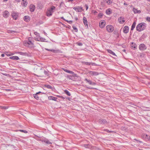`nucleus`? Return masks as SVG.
Listing matches in <instances>:
<instances>
[{
  "label": "nucleus",
  "instance_id": "f257e3e1",
  "mask_svg": "<svg viewBox=\"0 0 150 150\" xmlns=\"http://www.w3.org/2000/svg\"><path fill=\"white\" fill-rule=\"evenodd\" d=\"M146 24L144 22H141L138 24L136 26V30L139 32L142 31L144 30L146 27Z\"/></svg>",
  "mask_w": 150,
  "mask_h": 150
},
{
  "label": "nucleus",
  "instance_id": "f03ea898",
  "mask_svg": "<svg viewBox=\"0 0 150 150\" xmlns=\"http://www.w3.org/2000/svg\"><path fill=\"white\" fill-rule=\"evenodd\" d=\"M55 9V7L54 6H52L51 7L47 9V11L46 14V15L48 17H50L52 16V13L54 12L53 11Z\"/></svg>",
  "mask_w": 150,
  "mask_h": 150
},
{
  "label": "nucleus",
  "instance_id": "7ed1b4c3",
  "mask_svg": "<svg viewBox=\"0 0 150 150\" xmlns=\"http://www.w3.org/2000/svg\"><path fill=\"white\" fill-rule=\"evenodd\" d=\"M73 8L76 12H81L83 10V7L81 6H75L73 7Z\"/></svg>",
  "mask_w": 150,
  "mask_h": 150
},
{
  "label": "nucleus",
  "instance_id": "20e7f679",
  "mask_svg": "<svg viewBox=\"0 0 150 150\" xmlns=\"http://www.w3.org/2000/svg\"><path fill=\"white\" fill-rule=\"evenodd\" d=\"M106 28L107 31L109 32H112L114 30V27L111 25H108L106 27Z\"/></svg>",
  "mask_w": 150,
  "mask_h": 150
},
{
  "label": "nucleus",
  "instance_id": "39448f33",
  "mask_svg": "<svg viewBox=\"0 0 150 150\" xmlns=\"http://www.w3.org/2000/svg\"><path fill=\"white\" fill-rule=\"evenodd\" d=\"M19 13L15 11H13L11 13V16L14 19L16 20L18 17Z\"/></svg>",
  "mask_w": 150,
  "mask_h": 150
},
{
  "label": "nucleus",
  "instance_id": "423d86ee",
  "mask_svg": "<svg viewBox=\"0 0 150 150\" xmlns=\"http://www.w3.org/2000/svg\"><path fill=\"white\" fill-rule=\"evenodd\" d=\"M41 141L42 142H44L47 145H49L52 144V140H49L48 139L46 138H44L41 140Z\"/></svg>",
  "mask_w": 150,
  "mask_h": 150
},
{
  "label": "nucleus",
  "instance_id": "0eeeda50",
  "mask_svg": "<svg viewBox=\"0 0 150 150\" xmlns=\"http://www.w3.org/2000/svg\"><path fill=\"white\" fill-rule=\"evenodd\" d=\"M146 46L143 43L140 44L139 46V50L141 51L145 50L146 49Z\"/></svg>",
  "mask_w": 150,
  "mask_h": 150
},
{
  "label": "nucleus",
  "instance_id": "6e6552de",
  "mask_svg": "<svg viewBox=\"0 0 150 150\" xmlns=\"http://www.w3.org/2000/svg\"><path fill=\"white\" fill-rule=\"evenodd\" d=\"M45 49L48 51H51L54 53H57L60 52V50L58 49H49L47 48H45Z\"/></svg>",
  "mask_w": 150,
  "mask_h": 150
},
{
  "label": "nucleus",
  "instance_id": "1a4fd4ad",
  "mask_svg": "<svg viewBox=\"0 0 150 150\" xmlns=\"http://www.w3.org/2000/svg\"><path fill=\"white\" fill-rule=\"evenodd\" d=\"M98 122L100 124L102 125H105L107 124V122L106 119H104L101 118L98 120Z\"/></svg>",
  "mask_w": 150,
  "mask_h": 150
},
{
  "label": "nucleus",
  "instance_id": "9d476101",
  "mask_svg": "<svg viewBox=\"0 0 150 150\" xmlns=\"http://www.w3.org/2000/svg\"><path fill=\"white\" fill-rule=\"evenodd\" d=\"M88 73L90 75L92 76H96L99 74V73L98 72L93 71H90L88 72Z\"/></svg>",
  "mask_w": 150,
  "mask_h": 150
},
{
  "label": "nucleus",
  "instance_id": "9b49d317",
  "mask_svg": "<svg viewBox=\"0 0 150 150\" xmlns=\"http://www.w3.org/2000/svg\"><path fill=\"white\" fill-rule=\"evenodd\" d=\"M84 80L86 81V82L90 85H95L96 84V83L93 82L91 80H89L87 79H85Z\"/></svg>",
  "mask_w": 150,
  "mask_h": 150
},
{
  "label": "nucleus",
  "instance_id": "f8f14e48",
  "mask_svg": "<svg viewBox=\"0 0 150 150\" xmlns=\"http://www.w3.org/2000/svg\"><path fill=\"white\" fill-rule=\"evenodd\" d=\"M83 19L85 26L86 28H88V21L86 18L85 17H84L83 18Z\"/></svg>",
  "mask_w": 150,
  "mask_h": 150
},
{
  "label": "nucleus",
  "instance_id": "ddd939ff",
  "mask_svg": "<svg viewBox=\"0 0 150 150\" xmlns=\"http://www.w3.org/2000/svg\"><path fill=\"white\" fill-rule=\"evenodd\" d=\"M123 32L125 33H127L129 32V27L127 26H125L123 29Z\"/></svg>",
  "mask_w": 150,
  "mask_h": 150
},
{
  "label": "nucleus",
  "instance_id": "4468645a",
  "mask_svg": "<svg viewBox=\"0 0 150 150\" xmlns=\"http://www.w3.org/2000/svg\"><path fill=\"white\" fill-rule=\"evenodd\" d=\"M105 21H101L99 23V26L100 28H102L105 27Z\"/></svg>",
  "mask_w": 150,
  "mask_h": 150
},
{
  "label": "nucleus",
  "instance_id": "2eb2a0df",
  "mask_svg": "<svg viewBox=\"0 0 150 150\" xmlns=\"http://www.w3.org/2000/svg\"><path fill=\"white\" fill-rule=\"evenodd\" d=\"M35 8V6L33 4H31L29 6L30 11L31 12L34 11Z\"/></svg>",
  "mask_w": 150,
  "mask_h": 150
},
{
  "label": "nucleus",
  "instance_id": "dca6fc26",
  "mask_svg": "<svg viewBox=\"0 0 150 150\" xmlns=\"http://www.w3.org/2000/svg\"><path fill=\"white\" fill-rule=\"evenodd\" d=\"M9 15V12L7 11H5L3 13V17L5 18H7L8 17Z\"/></svg>",
  "mask_w": 150,
  "mask_h": 150
},
{
  "label": "nucleus",
  "instance_id": "f3484780",
  "mask_svg": "<svg viewBox=\"0 0 150 150\" xmlns=\"http://www.w3.org/2000/svg\"><path fill=\"white\" fill-rule=\"evenodd\" d=\"M118 21L121 24L124 23L125 22V21L124 20V18L122 17H120L119 18Z\"/></svg>",
  "mask_w": 150,
  "mask_h": 150
},
{
  "label": "nucleus",
  "instance_id": "a211bd4d",
  "mask_svg": "<svg viewBox=\"0 0 150 150\" xmlns=\"http://www.w3.org/2000/svg\"><path fill=\"white\" fill-rule=\"evenodd\" d=\"M48 99L49 100H52L57 101V97H53L52 96H50L48 97Z\"/></svg>",
  "mask_w": 150,
  "mask_h": 150
},
{
  "label": "nucleus",
  "instance_id": "6ab92c4d",
  "mask_svg": "<svg viewBox=\"0 0 150 150\" xmlns=\"http://www.w3.org/2000/svg\"><path fill=\"white\" fill-rule=\"evenodd\" d=\"M132 11L134 13H140L141 12V11L140 10H137V9L135 8H134L132 9Z\"/></svg>",
  "mask_w": 150,
  "mask_h": 150
},
{
  "label": "nucleus",
  "instance_id": "aec40b11",
  "mask_svg": "<svg viewBox=\"0 0 150 150\" xmlns=\"http://www.w3.org/2000/svg\"><path fill=\"white\" fill-rule=\"evenodd\" d=\"M24 20L26 22H28L30 20V17L28 16H25L24 17Z\"/></svg>",
  "mask_w": 150,
  "mask_h": 150
},
{
  "label": "nucleus",
  "instance_id": "412c9836",
  "mask_svg": "<svg viewBox=\"0 0 150 150\" xmlns=\"http://www.w3.org/2000/svg\"><path fill=\"white\" fill-rule=\"evenodd\" d=\"M32 42L31 41L28 40V41L25 42H24V45L25 46L28 47V46L30 45V44H31Z\"/></svg>",
  "mask_w": 150,
  "mask_h": 150
},
{
  "label": "nucleus",
  "instance_id": "4be33fe9",
  "mask_svg": "<svg viewBox=\"0 0 150 150\" xmlns=\"http://www.w3.org/2000/svg\"><path fill=\"white\" fill-rule=\"evenodd\" d=\"M18 54L22 55L25 56H28V54L26 52H18Z\"/></svg>",
  "mask_w": 150,
  "mask_h": 150
},
{
  "label": "nucleus",
  "instance_id": "5701e85b",
  "mask_svg": "<svg viewBox=\"0 0 150 150\" xmlns=\"http://www.w3.org/2000/svg\"><path fill=\"white\" fill-rule=\"evenodd\" d=\"M106 13V14L108 15H109L111 14L112 11L110 8H108L105 11Z\"/></svg>",
  "mask_w": 150,
  "mask_h": 150
},
{
  "label": "nucleus",
  "instance_id": "b1692460",
  "mask_svg": "<svg viewBox=\"0 0 150 150\" xmlns=\"http://www.w3.org/2000/svg\"><path fill=\"white\" fill-rule=\"evenodd\" d=\"M107 51L108 53L110 54H112V55H113L115 56H116V57L117 56L115 54V52H113L111 50H108Z\"/></svg>",
  "mask_w": 150,
  "mask_h": 150
},
{
  "label": "nucleus",
  "instance_id": "393cba45",
  "mask_svg": "<svg viewBox=\"0 0 150 150\" xmlns=\"http://www.w3.org/2000/svg\"><path fill=\"white\" fill-rule=\"evenodd\" d=\"M136 22L135 21L134 22L132 25L131 28V30H130V31H131L130 32H131V31L133 30L135 28V27L136 26Z\"/></svg>",
  "mask_w": 150,
  "mask_h": 150
},
{
  "label": "nucleus",
  "instance_id": "a878e982",
  "mask_svg": "<svg viewBox=\"0 0 150 150\" xmlns=\"http://www.w3.org/2000/svg\"><path fill=\"white\" fill-rule=\"evenodd\" d=\"M23 1L22 2V4L23 5V6L26 7L27 5L28 2L26 1H25V0H22Z\"/></svg>",
  "mask_w": 150,
  "mask_h": 150
},
{
  "label": "nucleus",
  "instance_id": "bb28decb",
  "mask_svg": "<svg viewBox=\"0 0 150 150\" xmlns=\"http://www.w3.org/2000/svg\"><path fill=\"white\" fill-rule=\"evenodd\" d=\"M39 95V94L36 93L35 94H33V96L37 100H38L40 98Z\"/></svg>",
  "mask_w": 150,
  "mask_h": 150
},
{
  "label": "nucleus",
  "instance_id": "cd10ccee",
  "mask_svg": "<svg viewBox=\"0 0 150 150\" xmlns=\"http://www.w3.org/2000/svg\"><path fill=\"white\" fill-rule=\"evenodd\" d=\"M39 41H41L42 42H47L46 41V39L44 38H42L41 37H40V38L39 39Z\"/></svg>",
  "mask_w": 150,
  "mask_h": 150
},
{
  "label": "nucleus",
  "instance_id": "c85d7f7f",
  "mask_svg": "<svg viewBox=\"0 0 150 150\" xmlns=\"http://www.w3.org/2000/svg\"><path fill=\"white\" fill-rule=\"evenodd\" d=\"M67 72L69 74H72L73 76H76V74H75L74 72L72 71L68 70Z\"/></svg>",
  "mask_w": 150,
  "mask_h": 150
},
{
  "label": "nucleus",
  "instance_id": "c756f323",
  "mask_svg": "<svg viewBox=\"0 0 150 150\" xmlns=\"http://www.w3.org/2000/svg\"><path fill=\"white\" fill-rule=\"evenodd\" d=\"M65 93L68 96H71V93L68 90H65L64 91Z\"/></svg>",
  "mask_w": 150,
  "mask_h": 150
},
{
  "label": "nucleus",
  "instance_id": "7c9ffc66",
  "mask_svg": "<svg viewBox=\"0 0 150 150\" xmlns=\"http://www.w3.org/2000/svg\"><path fill=\"white\" fill-rule=\"evenodd\" d=\"M103 131L106 132L108 133H110L111 132H113L114 131H110L107 129H104L103 130Z\"/></svg>",
  "mask_w": 150,
  "mask_h": 150
},
{
  "label": "nucleus",
  "instance_id": "2f4dec72",
  "mask_svg": "<svg viewBox=\"0 0 150 150\" xmlns=\"http://www.w3.org/2000/svg\"><path fill=\"white\" fill-rule=\"evenodd\" d=\"M145 137L150 142V136L147 134H146Z\"/></svg>",
  "mask_w": 150,
  "mask_h": 150
},
{
  "label": "nucleus",
  "instance_id": "473e14b6",
  "mask_svg": "<svg viewBox=\"0 0 150 150\" xmlns=\"http://www.w3.org/2000/svg\"><path fill=\"white\" fill-rule=\"evenodd\" d=\"M45 86L48 89H52V88L51 86L49 85L46 84L45 85Z\"/></svg>",
  "mask_w": 150,
  "mask_h": 150
},
{
  "label": "nucleus",
  "instance_id": "72a5a7b5",
  "mask_svg": "<svg viewBox=\"0 0 150 150\" xmlns=\"http://www.w3.org/2000/svg\"><path fill=\"white\" fill-rule=\"evenodd\" d=\"M28 47L30 48H33L34 47V44L32 42L31 44H30Z\"/></svg>",
  "mask_w": 150,
  "mask_h": 150
},
{
  "label": "nucleus",
  "instance_id": "f704fd0d",
  "mask_svg": "<svg viewBox=\"0 0 150 150\" xmlns=\"http://www.w3.org/2000/svg\"><path fill=\"white\" fill-rule=\"evenodd\" d=\"M17 131H19L21 132H23L25 133H28V131L24 130H22V129H19Z\"/></svg>",
  "mask_w": 150,
  "mask_h": 150
},
{
  "label": "nucleus",
  "instance_id": "c9c22d12",
  "mask_svg": "<svg viewBox=\"0 0 150 150\" xmlns=\"http://www.w3.org/2000/svg\"><path fill=\"white\" fill-rule=\"evenodd\" d=\"M72 28H73V30H74V31L75 32H78V29L75 26H72Z\"/></svg>",
  "mask_w": 150,
  "mask_h": 150
},
{
  "label": "nucleus",
  "instance_id": "e433bc0d",
  "mask_svg": "<svg viewBox=\"0 0 150 150\" xmlns=\"http://www.w3.org/2000/svg\"><path fill=\"white\" fill-rule=\"evenodd\" d=\"M103 14L102 13H98V16L100 18H101L103 16Z\"/></svg>",
  "mask_w": 150,
  "mask_h": 150
},
{
  "label": "nucleus",
  "instance_id": "4c0bfd02",
  "mask_svg": "<svg viewBox=\"0 0 150 150\" xmlns=\"http://www.w3.org/2000/svg\"><path fill=\"white\" fill-rule=\"evenodd\" d=\"M134 140H135L136 141V142H137L138 143H142V141H141L139 140H137V139H134Z\"/></svg>",
  "mask_w": 150,
  "mask_h": 150
},
{
  "label": "nucleus",
  "instance_id": "58836bf2",
  "mask_svg": "<svg viewBox=\"0 0 150 150\" xmlns=\"http://www.w3.org/2000/svg\"><path fill=\"white\" fill-rule=\"evenodd\" d=\"M106 3L108 4H110L112 3V2L110 0H108L107 1Z\"/></svg>",
  "mask_w": 150,
  "mask_h": 150
},
{
  "label": "nucleus",
  "instance_id": "ea45409f",
  "mask_svg": "<svg viewBox=\"0 0 150 150\" xmlns=\"http://www.w3.org/2000/svg\"><path fill=\"white\" fill-rule=\"evenodd\" d=\"M10 59L13 60H15V56L11 57H9Z\"/></svg>",
  "mask_w": 150,
  "mask_h": 150
},
{
  "label": "nucleus",
  "instance_id": "a19ab883",
  "mask_svg": "<svg viewBox=\"0 0 150 150\" xmlns=\"http://www.w3.org/2000/svg\"><path fill=\"white\" fill-rule=\"evenodd\" d=\"M76 44L77 45L80 46H82L83 45V44L81 42H77Z\"/></svg>",
  "mask_w": 150,
  "mask_h": 150
},
{
  "label": "nucleus",
  "instance_id": "79ce46f5",
  "mask_svg": "<svg viewBox=\"0 0 150 150\" xmlns=\"http://www.w3.org/2000/svg\"><path fill=\"white\" fill-rule=\"evenodd\" d=\"M40 36H36L35 38V40L37 41H39V40L40 38Z\"/></svg>",
  "mask_w": 150,
  "mask_h": 150
},
{
  "label": "nucleus",
  "instance_id": "37998d69",
  "mask_svg": "<svg viewBox=\"0 0 150 150\" xmlns=\"http://www.w3.org/2000/svg\"><path fill=\"white\" fill-rule=\"evenodd\" d=\"M34 34L36 35V36H40L39 33H38L37 32H35L34 33Z\"/></svg>",
  "mask_w": 150,
  "mask_h": 150
},
{
  "label": "nucleus",
  "instance_id": "c03bdc74",
  "mask_svg": "<svg viewBox=\"0 0 150 150\" xmlns=\"http://www.w3.org/2000/svg\"><path fill=\"white\" fill-rule=\"evenodd\" d=\"M84 7L86 8V10H87L88 8V6L86 4H85Z\"/></svg>",
  "mask_w": 150,
  "mask_h": 150
},
{
  "label": "nucleus",
  "instance_id": "a18cd8bd",
  "mask_svg": "<svg viewBox=\"0 0 150 150\" xmlns=\"http://www.w3.org/2000/svg\"><path fill=\"white\" fill-rule=\"evenodd\" d=\"M146 20L147 21L150 22V17H147L146 18Z\"/></svg>",
  "mask_w": 150,
  "mask_h": 150
},
{
  "label": "nucleus",
  "instance_id": "49530a36",
  "mask_svg": "<svg viewBox=\"0 0 150 150\" xmlns=\"http://www.w3.org/2000/svg\"><path fill=\"white\" fill-rule=\"evenodd\" d=\"M36 93H37V94H39V95L40 93H42V94H43L44 93L42 92L41 91H39L38 92H37Z\"/></svg>",
  "mask_w": 150,
  "mask_h": 150
},
{
  "label": "nucleus",
  "instance_id": "de8ad7c7",
  "mask_svg": "<svg viewBox=\"0 0 150 150\" xmlns=\"http://www.w3.org/2000/svg\"><path fill=\"white\" fill-rule=\"evenodd\" d=\"M62 69L64 71L66 72H67V71H68V70L67 69H66V68H62Z\"/></svg>",
  "mask_w": 150,
  "mask_h": 150
},
{
  "label": "nucleus",
  "instance_id": "09e8293b",
  "mask_svg": "<svg viewBox=\"0 0 150 150\" xmlns=\"http://www.w3.org/2000/svg\"><path fill=\"white\" fill-rule=\"evenodd\" d=\"M66 21L68 22L69 24L71 23L72 22V21H68L67 20H66Z\"/></svg>",
  "mask_w": 150,
  "mask_h": 150
},
{
  "label": "nucleus",
  "instance_id": "8fccbe9b",
  "mask_svg": "<svg viewBox=\"0 0 150 150\" xmlns=\"http://www.w3.org/2000/svg\"><path fill=\"white\" fill-rule=\"evenodd\" d=\"M44 73L45 74V75H47L48 72L47 71L45 70L44 71Z\"/></svg>",
  "mask_w": 150,
  "mask_h": 150
},
{
  "label": "nucleus",
  "instance_id": "3c124183",
  "mask_svg": "<svg viewBox=\"0 0 150 150\" xmlns=\"http://www.w3.org/2000/svg\"><path fill=\"white\" fill-rule=\"evenodd\" d=\"M91 63L88 62H85V64L87 65H90Z\"/></svg>",
  "mask_w": 150,
  "mask_h": 150
},
{
  "label": "nucleus",
  "instance_id": "603ef678",
  "mask_svg": "<svg viewBox=\"0 0 150 150\" xmlns=\"http://www.w3.org/2000/svg\"><path fill=\"white\" fill-rule=\"evenodd\" d=\"M19 59V58L17 56H15V60H18Z\"/></svg>",
  "mask_w": 150,
  "mask_h": 150
},
{
  "label": "nucleus",
  "instance_id": "864d4df0",
  "mask_svg": "<svg viewBox=\"0 0 150 150\" xmlns=\"http://www.w3.org/2000/svg\"><path fill=\"white\" fill-rule=\"evenodd\" d=\"M61 18L64 21H66V20L63 17H61Z\"/></svg>",
  "mask_w": 150,
  "mask_h": 150
},
{
  "label": "nucleus",
  "instance_id": "5fc2aeb1",
  "mask_svg": "<svg viewBox=\"0 0 150 150\" xmlns=\"http://www.w3.org/2000/svg\"><path fill=\"white\" fill-rule=\"evenodd\" d=\"M97 12L96 11H93V13L95 15L97 13Z\"/></svg>",
  "mask_w": 150,
  "mask_h": 150
},
{
  "label": "nucleus",
  "instance_id": "6e6d98bb",
  "mask_svg": "<svg viewBox=\"0 0 150 150\" xmlns=\"http://www.w3.org/2000/svg\"><path fill=\"white\" fill-rule=\"evenodd\" d=\"M60 98H61L63 99H65V98L62 96H61V97Z\"/></svg>",
  "mask_w": 150,
  "mask_h": 150
},
{
  "label": "nucleus",
  "instance_id": "4d7b16f0",
  "mask_svg": "<svg viewBox=\"0 0 150 150\" xmlns=\"http://www.w3.org/2000/svg\"><path fill=\"white\" fill-rule=\"evenodd\" d=\"M67 77L68 78H69L70 79H71L70 77H71V76L70 75H68L67 76Z\"/></svg>",
  "mask_w": 150,
  "mask_h": 150
},
{
  "label": "nucleus",
  "instance_id": "13d9d810",
  "mask_svg": "<svg viewBox=\"0 0 150 150\" xmlns=\"http://www.w3.org/2000/svg\"><path fill=\"white\" fill-rule=\"evenodd\" d=\"M8 108V107L7 106H5V107H4V109H7Z\"/></svg>",
  "mask_w": 150,
  "mask_h": 150
},
{
  "label": "nucleus",
  "instance_id": "bf43d9fd",
  "mask_svg": "<svg viewBox=\"0 0 150 150\" xmlns=\"http://www.w3.org/2000/svg\"><path fill=\"white\" fill-rule=\"evenodd\" d=\"M4 55H5L4 54H1V56L2 57H4Z\"/></svg>",
  "mask_w": 150,
  "mask_h": 150
},
{
  "label": "nucleus",
  "instance_id": "052dcab7",
  "mask_svg": "<svg viewBox=\"0 0 150 150\" xmlns=\"http://www.w3.org/2000/svg\"><path fill=\"white\" fill-rule=\"evenodd\" d=\"M15 1L18 2H19L21 0H15Z\"/></svg>",
  "mask_w": 150,
  "mask_h": 150
},
{
  "label": "nucleus",
  "instance_id": "680f3d73",
  "mask_svg": "<svg viewBox=\"0 0 150 150\" xmlns=\"http://www.w3.org/2000/svg\"><path fill=\"white\" fill-rule=\"evenodd\" d=\"M93 65H94V66H97V65L96 64V63H93Z\"/></svg>",
  "mask_w": 150,
  "mask_h": 150
},
{
  "label": "nucleus",
  "instance_id": "e2e57ef3",
  "mask_svg": "<svg viewBox=\"0 0 150 150\" xmlns=\"http://www.w3.org/2000/svg\"><path fill=\"white\" fill-rule=\"evenodd\" d=\"M11 33H16V31H12L11 32Z\"/></svg>",
  "mask_w": 150,
  "mask_h": 150
},
{
  "label": "nucleus",
  "instance_id": "0e129e2a",
  "mask_svg": "<svg viewBox=\"0 0 150 150\" xmlns=\"http://www.w3.org/2000/svg\"><path fill=\"white\" fill-rule=\"evenodd\" d=\"M6 91H11V90L9 89H6Z\"/></svg>",
  "mask_w": 150,
  "mask_h": 150
},
{
  "label": "nucleus",
  "instance_id": "69168bd1",
  "mask_svg": "<svg viewBox=\"0 0 150 150\" xmlns=\"http://www.w3.org/2000/svg\"><path fill=\"white\" fill-rule=\"evenodd\" d=\"M6 54L8 56H10L11 55V54Z\"/></svg>",
  "mask_w": 150,
  "mask_h": 150
},
{
  "label": "nucleus",
  "instance_id": "338daca9",
  "mask_svg": "<svg viewBox=\"0 0 150 150\" xmlns=\"http://www.w3.org/2000/svg\"><path fill=\"white\" fill-rule=\"evenodd\" d=\"M61 96L57 95V96L59 98H60L61 97Z\"/></svg>",
  "mask_w": 150,
  "mask_h": 150
},
{
  "label": "nucleus",
  "instance_id": "774afa93",
  "mask_svg": "<svg viewBox=\"0 0 150 150\" xmlns=\"http://www.w3.org/2000/svg\"><path fill=\"white\" fill-rule=\"evenodd\" d=\"M124 5H127V4H126V3H124Z\"/></svg>",
  "mask_w": 150,
  "mask_h": 150
}]
</instances>
